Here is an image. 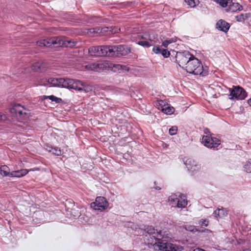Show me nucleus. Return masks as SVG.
Returning a JSON list of instances; mask_svg holds the SVG:
<instances>
[{"instance_id": "1", "label": "nucleus", "mask_w": 251, "mask_h": 251, "mask_svg": "<svg viewBox=\"0 0 251 251\" xmlns=\"http://www.w3.org/2000/svg\"><path fill=\"white\" fill-rule=\"evenodd\" d=\"M171 238L168 234H161V237L157 235H150L147 239L148 246L150 248H152L155 251H176L175 246L169 243Z\"/></svg>"}, {"instance_id": "2", "label": "nucleus", "mask_w": 251, "mask_h": 251, "mask_svg": "<svg viewBox=\"0 0 251 251\" xmlns=\"http://www.w3.org/2000/svg\"><path fill=\"white\" fill-rule=\"evenodd\" d=\"M72 79L65 78H44L41 80L40 85H47L50 87H59L70 89Z\"/></svg>"}, {"instance_id": "3", "label": "nucleus", "mask_w": 251, "mask_h": 251, "mask_svg": "<svg viewBox=\"0 0 251 251\" xmlns=\"http://www.w3.org/2000/svg\"><path fill=\"white\" fill-rule=\"evenodd\" d=\"M185 70L188 73L195 75L203 74V67L201 62L194 55L185 66Z\"/></svg>"}, {"instance_id": "4", "label": "nucleus", "mask_w": 251, "mask_h": 251, "mask_svg": "<svg viewBox=\"0 0 251 251\" xmlns=\"http://www.w3.org/2000/svg\"><path fill=\"white\" fill-rule=\"evenodd\" d=\"M45 40L46 47L57 48L62 46L73 47L76 43L71 41H65L61 37H53Z\"/></svg>"}, {"instance_id": "5", "label": "nucleus", "mask_w": 251, "mask_h": 251, "mask_svg": "<svg viewBox=\"0 0 251 251\" xmlns=\"http://www.w3.org/2000/svg\"><path fill=\"white\" fill-rule=\"evenodd\" d=\"M193 55L188 51L177 52L176 55V60L180 67L185 68L189 60L191 59Z\"/></svg>"}, {"instance_id": "6", "label": "nucleus", "mask_w": 251, "mask_h": 251, "mask_svg": "<svg viewBox=\"0 0 251 251\" xmlns=\"http://www.w3.org/2000/svg\"><path fill=\"white\" fill-rule=\"evenodd\" d=\"M72 82L71 83L70 89H74L80 92L84 91L85 93L92 91L93 88L89 85H85L82 81L72 79Z\"/></svg>"}, {"instance_id": "7", "label": "nucleus", "mask_w": 251, "mask_h": 251, "mask_svg": "<svg viewBox=\"0 0 251 251\" xmlns=\"http://www.w3.org/2000/svg\"><path fill=\"white\" fill-rule=\"evenodd\" d=\"M90 206L95 210L102 211L108 208V202L104 197H98L96 198L95 201L91 203Z\"/></svg>"}, {"instance_id": "8", "label": "nucleus", "mask_w": 251, "mask_h": 251, "mask_svg": "<svg viewBox=\"0 0 251 251\" xmlns=\"http://www.w3.org/2000/svg\"><path fill=\"white\" fill-rule=\"evenodd\" d=\"M201 142L205 146L210 148H216L221 144L220 140L218 138L207 135L202 137Z\"/></svg>"}, {"instance_id": "9", "label": "nucleus", "mask_w": 251, "mask_h": 251, "mask_svg": "<svg viewBox=\"0 0 251 251\" xmlns=\"http://www.w3.org/2000/svg\"><path fill=\"white\" fill-rule=\"evenodd\" d=\"M247 94L246 92L241 87L236 86L230 91L229 94V99L238 100H244L247 97Z\"/></svg>"}, {"instance_id": "10", "label": "nucleus", "mask_w": 251, "mask_h": 251, "mask_svg": "<svg viewBox=\"0 0 251 251\" xmlns=\"http://www.w3.org/2000/svg\"><path fill=\"white\" fill-rule=\"evenodd\" d=\"M106 46H94L89 49V53L91 56H105L106 55Z\"/></svg>"}, {"instance_id": "11", "label": "nucleus", "mask_w": 251, "mask_h": 251, "mask_svg": "<svg viewBox=\"0 0 251 251\" xmlns=\"http://www.w3.org/2000/svg\"><path fill=\"white\" fill-rule=\"evenodd\" d=\"M49 66L48 63L44 61H39L34 63L31 66V69L35 72H44Z\"/></svg>"}, {"instance_id": "12", "label": "nucleus", "mask_w": 251, "mask_h": 251, "mask_svg": "<svg viewBox=\"0 0 251 251\" xmlns=\"http://www.w3.org/2000/svg\"><path fill=\"white\" fill-rule=\"evenodd\" d=\"M159 103L161 107H159L158 109H160L163 113L170 115L174 112L175 109L173 107L169 106L168 104H164L163 105V103H164V101L163 100H161Z\"/></svg>"}, {"instance_id": "13", "label": "nucleus", "mask_w": 251, "mask_h": 251, "mask_svg": "<svg viewBox=\"0 0 251 251\" xmlns=\"http://www.w3.org/2000/svg\"><path fill=\"white\" fill-rule=\"evenodd\" d=\"M217 28L219 30L226 32L229 28V24L223 20H219L216 24Z\"/></svg>"}, {"instance_id": "14", "label": "nucleus", "mask_w": 251, "mask_h": 251, "mask_svg": "<svg viewBox=\"0 0 251 251\" xmlns=\"http://www.w3.org/2000/svg\"><path fill=\"white\" fill-rule=\"evenodd\" d=\"M152 51L156 54H161L165 58L169 57L170 55V53L168 50L166 49H162L159 46L153 47Z\"/></svg>"}, {"instance_id": "15", "label": "nucleus", "mask_w": 251, "mask_h": 251, "mask_svg": "<svg viewBox=\"0 0 251 251\" xmlns=\"http://www.w3.org/2000/svg\"><path fill=\"white\" fill-rule=\"evenodd\" d=\"M145 231L150 235H157L161 237V234H163L161 230L155 229L152 226H148L145 229Z\"/></svg>"}, {"instance_id": "16", "label": "nucleus", "mask_w": 251, "mask_h": 251, "mask_svg": "<svg viewBox=\"0 0 251 251\" xmlns=\"http://www.w3.org/2000/svg\"><path fill=\"white\" fill-rule=\"evenodd\" d=\"M28 173L26 169H22L18 171H12L10 172L11 177H20L26 175Z\"/></svg>"}, {"instance_id": "17", "label": "nucleus", "mask_w": 251, "mask_h": 251, "mask_svg": "<svg viewBox=\"0 0 251 251\" xmlns=\"http://www.w3.org/2000/svg\"><path fill=\"white\" fill-rule=\"evenodd\" d=\"M242 9V6L240 5L238 3H234L232 1V3L229 4L228 5L227 11L235 12L238 10L240 11Z\"/></svg>"}, {"instance_id": "18", "label": "nucleus", "mask_w": 251, "mask_h": 251, "mask_svg": "<svg viewBox=\"0 0 251 251\" xmlns=\"http://www.w3.org/2000/svg\"><path fill=\"white\" fill-rule=\"evenodd\" d=\"M109 28L108 27H96L93 28H91L90 29V32L92 33H98V34H102L103 33L106 32L108 31Z\"/></svg>"}, {"instance_id": "19", "label": "nucleus", "mask_w": 251, "mask_h": 251, "mask_svg": "<svg viewBox=\"0 0 251 251\" xmlns=\"http://www.w3.org/2000/svg\"><path fill=\"white\" fill-rule=\"evenodd\" d=\"M184 163L187 166L188 170L193 169V167H196L197 164L196 161L192 158H187L184 161Z\"/></svg>"}, {"instance_id": "20", "label": "nucleus", "mask_w": 251, "mask_h": 251, "mask_svg": "<svg viewBox=\"0 0 251 251\" xmlns=\"http://www.w3.org/2000/svg\"><path fill=\"white\" fill-rule=\"evenodd\" d=\"M137 44L145 48H149L153 45L154 42L152 40L139 41L137 42Z\"/></svg>"}, {"instance_id": "21", "label": "nucleus", "mask_w": 251, "mask_h": 251, "mask_svg": "<svg viewBox=\"0 0 251 251\" xmlns=\"http://www.w3.org/2000/svg\"><path fill=\"white\" fill-rule=\"evenodd\" d=\"M250 15V13L241 14L236 16L235 19L237 21L242 22L248 19Z\"/></svg>"}, {"instance_id": "22", "label": "nucleus", "mask_w": 251, "mask_h": 251, "mask_svg": "<svg viewBox=\"0 0 251 251\" xmlns=\"http://www.w3.org/2000/svg\"><path fill=\"white\" fill-rule=\"evenodd\" d=\"M85 67L88 70L97 72L99 70L100 64L97 63H91L88 64Z\"/></svg>"}, {"instance_id": "23", "label": "nucleus", "mask_w": 251, "mask_h": 251, "mask_svg": "<svg viewBox=\"0 0 251 251\" xmlns=\"http://www.w3.org/2000/svg\"><path fill=\"white\" fill-rule=\"evenodd\" d=\"M177 207L178 208H183L185 207L187 204V201L186 199L180 198H178L176 202Z\"/></svg>"}, {"instance_id": "24", "label": "nucleus", "mask_w": 251, "mask_h": 251, "mask_svg": "<svg viewBox=\"0 0 251 251\" xmlns=\"http://www.w3.org/2000/svg\"><path fill=\"white\" fill-rule=\"evenodd\" d=\"M114 48L116 50L117 56L125 54V53L124 51L125 48L123 45L114 46Z\"/></svg>"}, {"instance_id": "25", "label": "nucleus", "mask_w": 251, "mask_h": 251, "mask_svg": "<svg viewBox=\"0 0 251 251\" xmlns=\"http://www.w3.org/2000/svg\"><path fill=\"white\" fill-rule=\"evenodd\" d=\"M107 49L106 52H107L105 56H113L116 52V50L114 48V46H106Z\"/></svg>"}, {"instance_id": "26", "label": "nucleus", "mask_w": 251, "mask_h": 251, "mask_svg": "<svg viewBox=\"0 0 251 251\" xmlns=\"http://www.w3.org/2000/svg\"><path fill=\"white\" fill-rule=\"evenodd\" d=\"M50 148L51 149V150H49V152H51L52 153V154L56 155H60L61 154V150L58 148V147H50Z\"/></svg>"}, {"instance_id": "27", "label": "nucleus", "mask_w": 251, "mask_h": 251, "mask_svg": "<svg viewBox=\"0 0 251 251\" xmlns=\"http://www.w3.org/2000/svg\"><path fill=\"white\" fill-rule=\"evenodd\" d=\"M185 2L191 7H195L199 2V0H184Z\"/></svg>"}, {"instance_id": "28", "label": "nucleus", "mask_w": 251, "mask_h": 251, "mask_svg": "<svg viewBox=\"0 0 251 251\" xmlns=\"http://www.w3.org/2000/svg\"><path fill=\"white\" fill-rule=\"evenodd\" d=\"M232 0H219V3L223 7H228L232 3Z\"/></svg>"}, {"instance_id": "29", "label": "nucleus", "mask_w": 251, "mask_h": 251, "mask_svg": "<svg viewBox=\"0 0 251 251\" xmlns=\"http://www.w3.org/2000/svg\"><path fill=\"white\" fill-rule=\"evenodd\" d=\"M46 98L50 99L52 101L55 102L56 103H60L62 101V100L61 98H57L53 95L49 96Z\"/></svg>"}, {"instance_id": "30", "label": "nucleus", "mask_w": 251, "mask_h": 251, "mask_svg": "<svg viewBox=\"0 0 251 251\" xmlns=\"http://www.w3.org/2000/svg\"><path fill=\"white\" fill-rule=\"evenodd\" d=\"M176 42V39L175 38H171L170 39L166 40L162 43V46L165 48H167L168 46L173 43Z\"/></svg>"}, {"instance_id": "31", "label": "nucleus", "mask_w": 251, "mask_h": 251, "mask_svg": "<svg viewBox=\"0 0 251 251\" xmlns=\"http://www.w3.org/2000/svg\"><path fill=\"white\" fill-rule=\"evenodd\" d=\"M24 107L21 105L17 104L14 106L12 109H11V112H14L15 114H17L19 112V111L24 110Z\"/></svg>"}, {"instance_id": "32", "label": "nucleus", "mask_w": 251, "mask_h": 251, "mask_svg": "<svg viewBox=\"0 0 251 251\" xmlns=\"http://www.w3.org/2000/svg\"><path fill=\"white\" fill-rule=\"evenodd\" d=\"M178 200V198L177 197V195H173L169 197V201L172 204H175L176 203L177 200Z\"/></svg>"}, {"instance_id": "33", "label": "nucleus", "mask_w": 251, "mask_h": 251, "mask_svg": "<svg viewBox=\"0 0 251 251\" xmlns=\"http://www.w3.org/2000/svg\"><path fill=\"white\" fill-rule=\"evenodd\" d=\"M244 169L246 172L251 173V159L248 160L244 166Z\"/></svg>"}, {"instance_id": "34", "label": "nucleus", "mask_w": 251, "mask_h": 251, "mask_svg": "<svg viewBox=\"0 0 251 251\" xmlns=\"http://www.w3.org/2000/svg\"><path fill=\"white\" fill-rule=\"evenodd\" d=\"M183 228L187 231H191V232H194L197 231L196 227L194 226H191V225H186L183 226Z\"/></svg>"}, {"instance_id": "35", "label": "nucleus", "mask_w": 251, "mask_h": 251, "mask_svg": "<svg viewBox=\"0 0 251 251\" xmlns=\"http://www.w3.org/2000/svg\"><path fill=\"white\" fill-rule=\"evenodd\" d=\"M140 41H147L151 40L150 38L149 34L148 33H144L143 35L139 36Z\"/></svg>"}, {"instance_id": "36", "label": "nucleus", "mask_w": 251, "mask_h": 251, "mask_svg": "<svg viewBox=\"0 0 251 251\" xmlns=\"http://www.w3.org/2000/svg\"><path fill=\"white\" fill-rule=\"evenodd\" d=\"M220 214L221 218L224 217L227 215V211L226 209L224 208L223 207H222L221 208H220Z\"/></svg>"}, {"instance_id": "37", "label": "nucleus", "mask_w": 251, "mask_h": 251, "mask_svg": "<svg viewBox=\"0 0 251 251\" xmlns=\"http://www.w3.org/2000/svg\"><path fill=\"white\" fill-rule=\"evenodd\" d=\"M177 130V127L176 126H173L170 128L169 132L170 135H174L176 133Z\"/></svg>"}, {"instance_id": "38", "label": "nucleus", "mask_w": 251, "mask_h": 251, "mask_svg": "<svg viewBox=\"0 0 251 251\" xmlns=\"http://www.w3.org/2000/svg\"><path fill=\"white\" fill-rule=\"evenodd\" d=\"M209 221L206 219H201L199 222V224L201 226H207L208 225Z\"/></svg>"}, {"instance_id": "39", "label": "nucleus", "mask_w": 251, "mask_h": 251, "mask_svg": "<svg viewBox=\"0 0 251 251\" xmlns=\"http://www.w3.org/2000/svg\"><path fill=\"white\" fill-rule=\"evenodd\" d=\"M117 68L119 70L121 69L126 71H128L129 70V67L125 65H117Z\"/></svg>"}, {"instance_id": "40", "label": "nucleus", "mask_w": 251, "mask_h": 251, "mask_svg": "<svg viewBox=\"0 0 251 251\" xmlns=\"http://www.w3.org/2000/svg\"><path fill=\"white\" fill-rule=\"evenodd\" d=\"M0 173L3 176H9L11 177L10 172H7L6 170H0Z\"/></svg>"}, {"instance_id": "41", "label": "nucleus", "mask_w": 251, "mask_h": 251, "mask_svg": "<svg viewBox=\"0 0 251 251\" xmlns=\"http://www.w3.org/2000/svg\"><path fill=\"white\" fill-rule=\"evenodd\" d=\"M109 28L108 31H110L112 33H116L118 32L120 29L117 27H114L113 28H112V27H108Z\"/></svg>"}, {"instance_id": "42", "label": "nucleus", "mask_w": 251, "mask_h": 251, "mask_svg": "<svg viewBox=\"0 0 251 251\" xmlns=\"http://www.w3.org/2000/svg\"><path fill=\"white\" fill-rule=\"evenodd\" d=\"M45 40L39 41L37 42V45L39 47H46V45H45Z\"/></svg>"}, {"instance_id": "43", "label": "nucleus", "mask_w": 251, "mask_h": 251, "mask_svg": "<svg viewBox=\"0 0 251 251\" xmlns=\"http://www.w3.org/2000/svg\"><path fill=\"white\" fill-rule=\"evenodd\" d=\"M220 208H217L215 211H214L213 214L215 215V217L221 218L220 214Z\"/></svg>"}, {"instance_id": "44", "label": "nucleus", "mask_w": 251, "mask_h": 251, "mask_svg": "<svg viewBox=\"0 0 251 251\" xmlns=\"http://www.w3.org/2000/svg\"><path fill=\"white\" fill-rule=\"evenodd\" d=\"M6 119V115L0 112V122L5 121Z\"/></svg>"}, {"instance_id": "45", "label": "nucleus", "mask_w": 251, "mask_h": 251, "mask_svg": "<svg viewBox=\"0 0 251 251\" xmlns=\"http://www.w3.org/2000/svg\"><path fill=\"white\" fill-rule=\"evenodd\" d=\"M26 113L25 112H24L23 110L19 111V112L17 114H16L17 116H19L20 117H23L25 115Z\"/></svg>"}, {"instance_id": "46", "label": "nucleus", "mask_w": 251, "mask_h": 251, "mask_svg": "<svg viewBox=\"0 0 251 251\" xmlns=\"http://www.w3.org/2000/svg\"><path fill=\"white\" fill-rule=\"evenodd\" d=\"M7 169H8V167L5 165L1 166V167H0V170H6Z\"/></svg>"}, {"instance_id": "47", "label": "nucleus", "mask_w": 251, "mask_h": 251, "mask_svg": "<svg viewBox=\"0 0 251 251\" xmlns=\"http://www.w3.org/2000/svg\"><path fill=\"white\" fill-rule=\"evenodd\" d=\"M248 103L251 106V98L248 100Z\"/></svg>"}, {"instance_id": "48", "label": "nucleus", "mask_w": 251, "mask_h": 251, "mask_svg": "<svg viewBox=\"0 0 251 251\" xmlns=\"http://www.w3.org/2000/svg\"><path fill=\"white\" fill-rule=\"evenodd\" d=\"M154 188L155 189L158 190H161V188L158 187V186H154Z\"/></svg>"}, {"instance_id": "49", "label": "nucleus", "mask_w": 251, "mask_h": 251, "mask_svg": "<svg viewBox=\"0 0 251 251\" xmlns=\"http://www.w3.org/2000/svg\"><path fill=\"white\" fill-rule=\"evenodd\" d=\"M198 251H205L203 250V249H199Z\"/></svg>"}, {"instance_id": "50", "label": "nucleus", "mask_w": 251, "mask_h": 251, "mask_svg": "<svg viewBox=\"0 0 251 251\" xmlns=\"http://www.w3.org/2000/svg\"><path fill=\"white\" fill-rule=\"evenodd\" d=\"M50 147H48V148H47V150L49 151V150H51L50 148Z\"/></svg>"}]
</instances>
